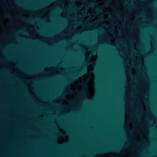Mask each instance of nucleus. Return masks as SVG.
<instances>
[{
  "instance_id": "nucleus-1",
  "label": "nucleus",
  "mask_w": 157,
  "mask_h": 157,
  "mask_svg": "<svg viewBox=\"0 0 157 157\" xmlns=\"http://www.w3.org/2000/svg\"><path fill=\"white\" fill-rule=\"evenodd\" d=\"M120 150L119 149H112V148H105L101 149L98 152L99 153L104 154L109 152H119Z\"/></svg>"
},
{
  "instance_id": "nucleus-2",
  "label": "nucleus",
  "mask_w": 157,
  "mask_h": 157,
  "mask_svg": "<svg viewBox=\"0 0 157 157\" xmlns=\"http://www.w3.org/2000/svg\"><path fill=\"white\" fill-rule=\"evenodd\" d=\"M88 72V71L86 68L83 69L81 72H79L78 74L74 75L70 82H72L73 80L77 79L79 77L83 75L84 74L87 73Z\"/></svg>"
},
{
  "instance_id": "nucleus-3",
  "label": "nucleus",
  "mask_w": 157,
  "mask_h": 157,
  "mask_svg": "<svg viewBox=\"0 0 157 157\" xmlns=\"http://www.w3.org/2000/svg\"><path fill=\"white\" fill-rule=\"evenodd\" d=\"M21 19L23 20L24 21H25V22H30V23H32L33 22L32 21H30V20H28L26 19H25L24 17H21Z\"/></svg>"
},
{
  "instance_id": "nucleus-4",
  "label": "nucleus",
  "mask_w": 157,
  "mask_h": 157,
  "mask_svg": "<svg viewBox=\"0 0 157 157\" xmlns=\"http://www.w3.org/2000/svg\"><path fill=\"white\" fill-rule=\"evenodd\" d=\"M82 85L83 86H85L87 85V83L86 82H84L82 83Z\"/></svg>"
},
{
  "instance_id": "nucleus-5",
  "label": "nucleus",
  "mask_w": 157,
  "mask_h": 157,
  "mask_svg": "<svg viewBox=\"0 0 157 157\" xmlns=\"http://www.w3.org/2000/svg\"><path fill=\"white\" fill-rule=\"evenodd\" d=\"M5 17L6 18H9L11 17V15L9 14H8L5 15Z\"/></svg>"
},
{
  "instance_id": "nucleus-6",
  "label": "nucleus",
  "mask_w": 157,
  "mask_h": 157,
  "mask_svg": "<svg viewBox=\"0 0 157 157\" xmlns=\"http://www.w3.org/2000/svg\"><path fill=\"white\" fill-rule=\"evenodd\" d=\"M94 5V4H93V3H90V4H89V6H90L92 7Z\"/></svg>"
},
{
  "instance_id": "nucleus-7",
  "label": "nucleus",
  "mask_w": 157,
  "mask_h": 157,
  "mask_svg": "<svg viewBox=\"0 0 157 157\" xmlns=\"http://www.w3.org/2000/svg\"><path fill=\"white\" fill-rule=\"evenodd\" d=\"M108 2L106 3V5H107L109 3V2H110V0H108Z\"/></svg>"
},
{
  "instance_id": "nucleus-8",
  "label": "nucleus",
  "mask_w": 157,
  "mask_h": 157,
  "mask_svg": "<svg viewBox=\"0 0 157 157\" xmlns=\"http://www.w3.org/2000/svg\"><path fill=\"white\" fill-rule=\"evenodd\" d=\"M96 10H97L98 11H101V10H98V9H96Z\"/></svg>"
}]
</instances>
